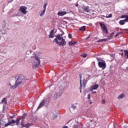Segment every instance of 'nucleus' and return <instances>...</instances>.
<instances>
[{
  "label": "nucleus",
  "instance_id": "e433bc0d",
  "mask_svg": "<svg viewBox=\"0 0 128 128\" xmlns=\"http://www.w3.org/2000/svg\"><path fill=\"white\" fill-rule=\"evenodd\" d=\"M96 42H102V39L97 40Z\"/></svg>",
  "mask_w": 128,
  "mask_h": 128
},
{
  "label": "nucleus",
  "instance_id": "4be33fe9",
  "mask_svg": "<svg viewBox=\"0 0 128 128\" xmlns=\"http://www.w3.org/2000/svg\"><path fill=\"white\" fill-rule=\"evenodd\" d=\"M26 118V114L24 113L21 117V118L22 119V120H24Z\"/></svg>",
  "mask_w": 128,
  "mask_h": 128
},
{
  "label": "nucleus",
  "instance_id": "6ab92c4d",
  "mask_svg": "<svg viewBox=\"0 0 128 128\" xmlns=\"http://www.w3.org/2000/svg\"><path fill=\"white\" fill-rule=\"evenodd\" d=\"M124 54L125 56H126V58H128V50H124Z\"/></svg>",
  "mask_w": 128,
  "mask_h": 128
},
{
  "label": "nucleus",
  "instance_id": "423d86ee",
  "mask_svg": "<svg viewBox=\"0 0 128 128\" xmlns=\"http://www.w3.org/2000/svg\"><path fill=\"white\" fill-rule=\"evenodd\" d=\"M82 10H84V12H90V10L88 6H83Z\"/></svg>",
  "mask_w": 128,
  "mask_h": 128
},
{
  "label": "nucleus",
  "instance_id": "4468645a",
  "mask_svg": "<svg viewBox=\"0 0 128 128\" xmlns=\"http://www.w3.org/2000/svg\"><path fill=\"white\" fill-rule=\"evenodd\" d=\"M76 44H78V42H72L70 41L68 42V44L70 46H74Z\"/></svg>",
  "mask_w": 128,
  "mask_h": 128
},
{
  "label": "nucleus",
  "instance_id": "a211bd4d",
  "mask_svg": "<svg viewBox=\"0 0 128 128\" xmlns=\"http://www.w3.org/2000/svg\"><path fill=\"white\" fill-rule=\"evenodd\" d=\"M82 84H83V86L84 88L86 86V82H88V80H82Z\"/></svg>",
  "mask_w": 128,
  "mask_h": 128
},
{
  "label": "nucleus",
  "instance_id": "cd10ccee",
  "mask_svg": "<svg viewBox=\"0 0 128 128\" xmlns=\"http://www.w3.org/2000/svg\"><path fill=\"white\" fill-rule=\"evenodd\" d=\"M9 123L10 124H16V120H12L10 121Z\"/></svg>",
  "mask_w": 128,
  "mask_h": 128
},
{
  "label": "nucleus",
  "instance_id": "58836bf2",
  "mask_svg": "<svg viewBox=\"0 0 128 128\" xmlns=\"http://www.w3.org/2000/svg\"><path fill=\"white\" fill-rule=\"evenodd\" d=\"M88 100H90V94H88Z\"/></svg>",
  "mask_w": 128,
  "mask_h": 128
},
{
  "label": "nucleus",
  "instance_id": "f8f14e48",
  "mask_svg": "<svg viewBox=\"0 0 128 128\" xmlns=\"http://www.w3.org/2000/svg\"><path fill=\"white\" fill-rule=\"evenodd\" d=\"M66 14V12H59L58 13V16H65V14Z\"/></svg>",
  "mask_w": 128,
  "mask_h": 128
},
{
  "label": "nucleus",
  "instance_id": "1a4fd4ad",
  "mask_svg": "<svg viewBox=\"0 0 128 128\" xmlns=\"http://www.w3.org/2000/svg\"><path fill=\"white\" fill-rule=\"evenodd\" d=\"M126 22H128V17L127 18H126L124 20H120L119 22V24H120V26H124V24Z\"/></svg>",
  "mask_w": 128,
  "mask_h": 128
},
{
  "label": "nucleus",
  "instance_id": "79ce46f5",
  "mask_svg": "<svg viewBox=\"0 0 128 128\" xmlns=\"http://www.w3.org/2000/svg\"><path fill=\"white\" fill-rule=\"evenodd\" d=\"M90 38V35H89L86 38V40H88V38Z\"/></svg>",
  "mask_w": 128,
  "mask_h": 128
},
{
  "label": "nucleus",
  "instance_id": "a19ab883",
  "mask_svg": "<svg viewBox=\"0 0 128 128\" xmlns=\"http://www.w3.org/2000/svg\"><path fill=\"white\" fill-rule=\"evenodd\" d=\"M10 118H14V115H12V116H10Z\"/></svg>",
  "mask_w": 128,
  "mask_h": 128
},
{
  "label": "nucleus",
  "instance_id": "b1692460",
  "mask_svg": "<svg viewBox=\"0 0 128 128\" xmlns=\"http://www.w3.org/2000/svg\"><path fill=\"white\" fill-rule=\"evenodd\" d=\"M103 30V32L104 34H108V28L106 27V28H104Z\"/></svg>",
  "mask_w": 128,
  "mask_h": 128
},
{
  "label": "nucleus",
  "instance_id": "7ed1b4c3",
  "mask_svg": "<svg viewBox=\"0 0 128 128\" xmlns=\"http://www.w3.org/2000/svg\"><path fill=\"white\" fill-rule=\"evenodd\" d=\"M32 58H34V61L32 62V68H38L40 66V58L36 56H33Z\"/></svg>",
  "mask_w": 128,
  "mask_h": 128
},
{
  "label": "nucleus",
  "instance_id": "bb28decb",
  "mask_svg": "<svg viewBox=\"0 0 128 128\" xmlns=\"http://www.w3.org/2000/svg\"><path fill=\"white\" fill-rule=\"evenodd\" d=\"M106 18H112V14H109L108 16H106Z\"/></svg>",
  "mask_w": 128,
  "mask_h": 128
},
{
  "label": "nucleus",
  "instance_id": "9d476101",
  "mask_svg": "<svg viewBox=\"0 0 128 128\" xmlns=\"http://www.w3.org/2000/svg\"><path fill=\"white\" fill-rule=\"evenodd\" d=\"M21 126H22L24 128H28L30 126H32V124L30 123H27L26 124H23L21 123Z\"/></svg>",
  "mask_w": 128,
  "mask_h": 128
},
{
  "label": "nucleus",
  "instance_id": "c9c22d12",
  "mask_svg": "<svg viewBox=\"0 0 128 128\" xmlns=\"http://www.w3.org/2000/svg\"><path fill=\"white\" fill-rule=\"evenodd\" d=\"M96 60H98V62H102V60H100V58H96Z\"/></svg>",
  "mask_w": 128,
  "mask_h": 128
},
{
  "label": "nucleus",
  "instance_id": "7c9ffc66",
  "mask_svg": "<svg viewBox=\"0 0 128 128\" xmlns=\"http://www.w3.org/2000/svg\"><path fill=\"white\" fill-rule=\"evenodd\" d=\"M46 6H48V4H44V10H45L46 11Z\"/></svg>",
  "mask_w": 128,
  "mask_h": 128
},
{
  "label": "nucleus",
  "instance_id": "aec40b11",
  "mask_svg": "<svg viewBox=\"0 0 128 128\" xmlns=\"http://www.w3.org/2000/svg\"><path fill=\"white\" fill-rule=\"evenodd\" d=\"M124 98V94H121L118 96V98L120 100Z\"/></svg>",
  "mask_w": 128,
  "mask_h": 128
},
{
  "label": "nucleus",
  "instance_id": "dca6fc26",
  "mask_svg": "<svg viewBox=\"0 0 128 128\" xmlns=\"http://www.w3.org/2000/svg\"><path fill=\"white\" fill-rule=\"evenodd\" d=\"M20 118H18L17 120H15V122H16V126H18V124H20Z\"/></svg>",
  "mask_w": 128,
  "mask_h": 128
},
{
  "label": "nucleus",
  "instance_id": "ddd939ff",
  "mask_svg": "<svg viewBox=\"0 0 128 128\" xmlns=\"http://www.w3.org/2000/svg\"><path fill=\"white\" fill-rule=\"evenodd\" d=\"M44 106V99L43 100L42 102L40 103L39 106H38V108H42Z\"/></svg>",
  "mask_w": 128,
  "mask_h": 128
},
{
  "label": "nucleus",
  "instance_id": "2eb2a0df",
  "mask_svg": "<svg viewBox=\"0 0 128 128\" xmlns=\"http://www.w3.org/2000/svg\"><path fill=\"white\" fill-rule=\"evenodd\" d=\"M79 30L86 32V26H82L79 28Z\"/></svg>",
  "mask_w": 128,
  "mask_h": 128
},
{
  "label": "nucleus",
  "instance_id": "c03bdc74",
  "mask_svg": "<svg viewBox=\"0 0 128 128\" xmlns=\"http://www.w3.org/2000/svg\"><path fill=\"white\" fill-rule=\"evenodd\" d=\"M122 56H124V53H122Z\"/></svg>",
  "mask_w": 128,
  "mask_h": 128
},
{
  "label": "nucleus",
  "instance_id": "72a5a7b5",
  "mask_svg": "<svg viewBox=\"0 0 128 128\" xmlns=\"http://www.w3.org/2000/svg\"><path fill=\"white\" fill-rule=\"evenodd\" d=\"M68 36L69 38H72V34H69Z\"/></svg>",
  "mask_w": 128,
  "mask_h": 128
},
{
  "label": "nucleus",
  "instance_id": "4c0bfd02",
  "mask_svg": "<svg viewBox=\"0 0 128 128\" xmlns=\"http://www.w3.org/2000/svg\"><path fill=\"white\" fill-rule=\"evenodd\" d=\"M102 104H106V100H102Z\"/></svg>",
  "mask_w": 128,
  "mask_h": 128
},
{
  "label": "nucleus",
  "instance_id": "6e6552de",
  "mask_svg": "<svg viewBox=\"0 0 128 128\" xmlns=\"http://www.w3.org/2000/svg\"><path fill=\"white\" fill-rule=\"evenodd\" d=\"M98 84H95L92 86H91L90 88V92H92L94 90H98Z\"/></svg>",
  "mask_w": 128,
  "mask_h": 128
},
{
  "label": "nucleus",
  "instance_id": "f704fd0d",
  "mask_svg": "<svg viewBox=\"0 0 128 128\" xmlns=\"http://www.w3.org/2000/svg\"><path fill=\"white\" fill-rule=\"evenodd\" d=\"M88 56V54H84L82 55V58H86V56Z\"/></svg>",
  "mask_w": 128,
  "mask_h": 128
},
{
  "label": "nucleus",
  "instance_id": "412c9836",
  "mask_svg": "<svg viewBox=\"0 0 128 128\" xmlns=\"http://www.w3.org/2000/svg\"><path fill=\"white\" fill-rule=\"evenodd\" d=\"M2 104H6L7 102H6V98H4L3 100L2 101Z\"/></svg>",
  "mask_w": 128,
  "mask_h": 128
},
{
  "label": "nucleus",
  "instance_id": "39448f33",
  "mask_svg": "<svg viewBox=\"0 0 128 128\" xmlns=\"http://www.w3.org/2000/svg\"><path fill=\"white\" fill-rule=\"evenodd\" d=\"M19 10L24 14H26V7L24 6H22L20 8Z\"/></svg>",
  "mask_w": 128,
  "mask_h": 128
},
{
  "label": "nucleus",
  "instance_id": "2f4dec72",
  "mask_svg": "<svg viewBox=\"0 0 128 128\" xmlns=\"http://www.w3.org/2000/svg\"><path fill=\"white\" fill-rule=\"evenodd\" d=\"M102 42H108V40L110 39H108V37L107 38H104V39H102Z\"/></svg>",
  "mask_w": 128,
  "mask_h": 128
},
{
  "label": "nucleus",
  "instance_id": "37998d69",
  "mask_svg": "<svg viewBox=\"0 0 128 128\" xmlns=\"http://www.w3.org/2000/svg\"><path fill=\"white\" fill-rule=\"evenodd\" d=\"M92 94H96V92H92Z\"/></svg>",
  "mask_w": 128,
  "mask_h": 128
},
{
  "label": "nucleus",
  "instance_id": "ea45409f",
  "mask_svg": "<svg viewBox=\"0 0 128 128\" xmlns=\"http://www.w3.org/2000/svg\"><path fill=\"white\" fill-rule=\"evenodd\" d=\"M72 108H73L75 109V108H76V106H75L74 104H73L72 106Z\"/></svg>",
  "mask_w": 128,
  "mask_h": 128
},
{
  "label": "nucleus",
  "instance_id": "c756f323",
  "mask_svg": "<svg viewBox=\"0 0 128 128\" xmlns=\"http://www.w3.org/2000/svg\"><path fill=\"white\" fill-rule=\"evenodd\" d=\"M60 95L58 96V94H56L54 96V98H60Z\"/></svg>",
  "mask_w": 128,
  "mask_h": 128
},
{
  "label": "nucleus",
  "instance_id": "f257e3e1",
  "mask_svg": "<svg viewBox=\"0 0 128 128\" xmlns=\"http://www.w3.org/2000/svg\"><path fill=\"white\" fill-rule=\"evenodd\" d=\"M53 42H56V44H58V46H62L66 44V40L64 39L62 35L60 34L56 36V38L53 40Z\"/></svg>",
  "mask_w": 128,
  "mask_h": 128
},
{
  "label": "nucleus",
  "instance_id": "a878e982",
  "mask_svg": "<svg viewBox=\"0 0 128 128\" xmlns=\"http://www.w3.org/2000/svg\"><path fill=\"white\" fill-rule=\"evenodd\" d=\"M46 12V10H43L42 12L40 14V16H42L44 15V14Z\"/></svg>",
  "mask_w": 128,
  "mask_h": 128
},
{
  "label": "nucleus",
  "instance_id": "473e14b6",
  "mask_svg": "<svg viewBox=\"0 0 128 128\" xmlns=\"http://www.w3.org/2000/svg\"><path fill=\"white\" fill-rule=\"evenodd\" d=\"M8 126H10V122L4 124L5 127Z\"/></svg>",
  "mask_w": 128,
  "mask_h": 128
},
{
  "label": "nucleus",
  "instance_id": "c85d7f7f",
  "mask_svg": "<svg viewBox=\"0 0 128 128\" xmlns=\"http://www.w3.org/2000/svg\"><path fill=\"white\" fill-rule=\"evenodd\" d=\"M128 18V16L126 15H123L121 16V18Z\"/></svg>",
  "mask_w": 128,
  "mask_h": 128
},
{
  "label": "nucleus",
  "instance_id": "9b49d317",
  "mask_svg": "<svg viewBox=\"0 0 128 128\" xmlns=\"http://www.w3.org/2000/svg\"><path fill=\"white\" fill-rule=\"evenodd\" d=\"M54 30L53 29L51 30L50 34L48 36L50 38H54Z\"/></svg>",
  "mask_w": 128,
  "mask_h": 128
},
{
  "label": "nucleus",
  "instance_id": "a18cd8bd",
  "mask_svg": "<svg viewBox=\"0 0 128 128\" xmlns=\"http://www.w3.org/2000/svg\"><path fill=\"white\" fill-rule=\"evenodd\" d=\"M116 36H118V34H116Z\"/></svg>",
  "mask_w": 128,
  "mask_h": 128
},
{
  "label": "nucleus",
  "instance_id": "f3484780",
  "mask_svg": "<svg viewBox=\"0 0 128 128\" xmlns=\"http://www.w3.org/2000/svg\"><path fill=\"white\" fill-rule=\"evenodd\" d=\"M100 24L102 28V30H104V28H106V25H104V24L100 23Z\"/></svg>",
  "mask_w": 128,
  "mask_h": 128
},
{
  "label": "nucleus",
  "instance_id": "5701e85b",
  "mask_svg": "<svg viewBox=\"0 0 128 128\" xmlns=\"http://www.w3.org/2000/svg\"><path fill=\"white\" fill-rule=\"evenodd\" d=\"M103 30V32L104 34H108V28L106 27V28H104Z\"/></svg>",
  "mask_w": 128,
  "mask_h": 128
},
{
  "label": "nucleus",
  "instance_id": "0eeeda50",
  "mask_svg": "<svg viewBox=\"0 0 128 128\" xmlns=\"http://www.w3.org/2000/svg\"><path fill=\"white\" fill-rule=\"evenodd\" d=\"M79 76H80V92H82V74H79Z\"/></svg>",
  "mask_w": 128,
  "mask_h": 128
},
{
  "label": "nucleus",
  "instance_id": "f03ea898",
  "mask_svg": "<svg viewBox=\"0 0 128 128\" xmlns=\"http://www.w3.org/2000/svg\"><path fill=\"white\" fill-rule=\"evenodd\" d=\"M26 80H28V78H26L24 76L22 75H20L18 76V78H17L15 84L14 86H12V90H14V88H16L18 86L22 84V82H26Z\"/></svg>",
  "mask_w": 128,
  "mask_h": 128
},
{
  "label": "nucleus",
  "instance_id": "393cba45",
  "mask_svg": "<svg viewBox=\"0 0 128 128\" xmlns=\"http://www.w3.org/2000/svg\"><path fill=\"white\" fill-rule=\"evenodd\" d=\"M114 32H112L109 36H108V40H110V38H112L114 36Z\"/></svg>",
  "mask_w": 128,
  "mask_h": 128
},
{
  "label": "nucleus",
  "instance_id": "20e7f679",
  "mask_svg": "<svg viewBox=\"0 0 128 128\" xmlns=\"http://www.w3.org/2000/svg\"><path fill=\"white\" fill-rule=\"evenodd\" d=\"M98 66L99 68H102V70H104L106 68V62L104 60H102L101 62H98Z\"/></svg>",
  "mask_w": 128,
  "mask_h": 128
}]
</instances>
